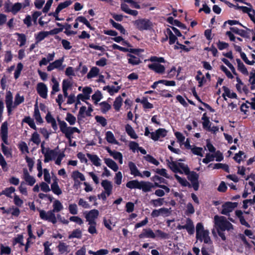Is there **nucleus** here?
I'll return each mask as SVG.
<instances>
[{
  "label": "nucleus",
  "mask_w": 255,
  "mask_h": 255,
  "mask_svg": "<svg viewBox=\"0 0 255 255\" xmlns=\"http://www.w3.org/2000/svg\"><path fill=\"white\" fill-rule=\"evenodd\" d=\"M33 117L37 124H41L43 123V120L41 118L40 115V113L37 106V103H36L34 105V115Z\"/></svg>",
  "instance_id": "393cba45"
},
{
  "label": "nucleus",
  "mask_w": 255,
  "mask_h": 255,
  "mask_svg": "<svg viewBox=\"0 0 255 255\" xmlns=\"http://www.w3.org/2000/svg\"><path fill=\"white\" fill-rule=\"evenodd\" d=\"M116 160H119L120 163H123V155L119 151H114L113 153L111 155Z\"/></svg>",
  "instance_id": "0e129e2a"
},
{
  "label": "nucleus",
  "mask_w": 255,
  "mask_h": 255,
  "mask_svg": "<svg viewBox=\"0 0 255 255\" xmlns=\"http://www.w3.org/2000/svg\"><path fill=\"white\" fill-rule=\"evenodd\" d=\"M51 190L55 194L59 195L62 194V190L58 185L57 179L56 178L51 185Z\"/></svg>",
  "instance_id": "2f4dec72"
},
{
  "label": "nucleus",
  "mask_w": 255,
  "mask_h": 255,
  "mask_svg": "<svg viewBox=\"0 0 255 255\" xmlns=\"http://www.w3.org/2000/svg\"><path fill=\"white\" fill-rule=\"evenodd\" d=\"M15 188L11 186L10 187L6 188L2 191L1 194L5 195L8 197H11V194L15 191Z\"/></svg>",
  "instance_id": "052dcab7"
},
{
  "label": "nucleus",
  "mask_w": 255,
  "mask_h": 255,
  "mask_svg": "<svg viewBox=\"0 0 255 255\" xmlns=\"http://www.w3.org/2000/svg\"><path fill=\"white\" fill-rule=\"evenodd\" d=\"M101 185L104 189V192L107 193V196H110L113 190L112 182L108 180H103L101 182Z\"/></svg>",
  "instance_id": "f3484780"
},
{
  "label": "nucleus",
  "mask_w": 255,
  "mask_h": 255,
  "mask_svg": "<svg viewBox=\"0 0 255 255\" xmlns=\"http://www.w3.org/2000/svg\"><path fill=\"white\" fill-rule=\"evenodd\" d=\"M123 104V99L121 96L117 97L114 102L113 106L116 111H119Z\"/></svg>",
  "instance_id": "58836bf2"
},
{
  "label": "nucleus",
  "mask_w": 255,
  "mask_h": 255,
  "mask_svg": "<svg viewBox=\"0 0 255 255\" xmlns=\"http://www.w3.org/2000/svg\"><path fill=\"white\" fill-rule=\"evenodd\" d=\"M192 152L196 155H198L200 156H203V148L200 147H197L196 146H193L192 148L191 149Z\"/></svg>",
  "instance_id": "864d4df0"
},
{
  "label": "nucleus",
  "mask_w": 255,
  "mask_h": 255,
  "mask_svg": "<svg viewBox=\"0 0 255 255\" xmlns=\"http://www.w3.org/2000/svg\"><path fill=\"white\" fill-rule=\"evenodd\" d=\"M48 35L47 31H40L35 36L36 43H38Z\"/></svg>",
  "instance_id": "09e8293b"
},
{
  "label": "nucleus",
  "mask_w": 255,
  "mask_h": 255,
  "mask_svg": "<svg viewBox=\"0 0 255 255\" xmlns=\"http://www.w3.org/2000/svg\"><path fill=\"white\" fill-rule=\"evenodd\" d=\"M77 20H79V22L84 23L91 30H94L95 29V28L91 26L89 21L84 16H80L77 17Z\"/></svg>",
  "instance_id": "a19ab883"
},
{
  "label": "nucleus",
  "mask_w": 255,
  "mask_h": 255,
  "mask_svg": "<svg viewBox=\"0 0 255 255\" xmlns=\"http://www.w3.org/2000/svg\"><path fill=\"white\" fill-rule=\"evenodd\" d=\"M238 203L227 202L222 205V210L221 213L223 215H228L229 213L238 206Z\"/></svg>",
  "instance_id": "0eeeda50"
},
{
  "label": "nucleus",
  "mask_w": 255,
  "mask_h": 255,
  "mask_svg": "<svg viewBox=\"0 0 255 255\" xmlns=\"http://www.w3.org/2000/svg\"><path fill=\"white\" fill-rule=\"evenodd\" d=\"M36 91L41 98L43 99L47 98L48 89L44 83L42 82L38 83L37 85Z\"/></svg>",
  "instance_id": "1a4fd4ad"
},
{
  "label": "nucleus",
  "mask_w": 255,
  "mask_h": 255,
  "mask_svg": "<svg viewBox=\"0 0 255 255\" xmlns=\"http://www.w3.org/2000/svg\"><path fill=\"white\" fill-rule=\"evenodd\" d=\"M138 238L140 239L144 238H151L154 239L156 238V235L150 228H146L142 230V232L139 234Z\"/></svg>",
  "instance_id": "f8f14e48"
},
{
  "label": "nucleus",
  "mask_w": 255,
  "mask_h": 255,
  "mask_svg": "<svg viewBox=\"0 0 255 255\" xmlns=\"http://www.w3.org/2000/svg\"><path fill=\"white\" fill-rule=\"evenodd\" d=\"M214 169H222L226 172L229 173L230 169L229 166L226 164L221 163H215L213 167Z\"/></svg>",
  "instance_id": "8fccbe9b"
},
{
  "label": "nucleus",
  "mask_w": 255,
  "mask_h": 255,
  "mask_svg": "<svg viewBox=\"0 0 255 255\" xmlns=\"http://www.w3.org/2000/svg\"><path fill=\"white\" fill-rule=\"evenodd\" d=\"M240 8H241L240 10H242L244 13H248L250 17L251 16H254L255 10L254 9H253L252 7H248L245 6H242Z\"/></svg>",
  "instance_id": "37998d69"
},
{
  "label": "nucleus",
  "mask_w": 255,
  "mask_h": 255,
  "mask_svg": "<svg viewBox=\"0 0 255 255\" xmlns=\"http://www.w3.org/2000/svg\"><path fill=\"white\" fill-rule=\"evenodd\" d=\"M127 56L129 57L128 58V63L131 65H137L141 62L139 58L135 57L130 53H128Z\"/></svg>",
  "instance_id": "a878e982"
},
{
  "label": "nucleus",
  "mask_w": 255,
  "mask_h": 255,
  "mask_svg": "<svg viewBox=\"0 0 255 255\" xmlns=\"http://www.w3.org/2000/svg\"><path fill=\"white\" fill-rule=\"evenodd\" d=\"M24 101L23 96H20L19 94H17L15 96L14 102L13 104V108L23 103Z\"/></svg>",
  "instance_id": "13d9d810"
},
{
  "label": "nucleus",
  "mask_w": 255,
  "mask_h": 255,
  "mask_svg": "<svg viewBox=\"0 0 255 255\" xmlns=\"http://www.w3.org/2000/svg\"><path fill=\"white\" fill-rule=\"evenodd\" d=\"M148 67L149 69L154 71L155 73L158 74H163L165 72V67L159 64L153 63L148 65Z\"/></svg>",
  "instance_id": "4468645a"
},
{
  "label": "nucleus",
  "mask_w": 255,
  "mask_h": 255,
  "mask_svg": "<svg viewBox=\"0 0 255 255\" xmlns=\"http://www.w3.org/2000/svg\"><path fill=\"white\" fill-rule=\"evenodd\" d=\"M125 128L127 133L131 138L136 139L138 138V136L137 135L135 131L130 125H126Z\"/></svg>",
  "instance_id": "c9c22d12"
},
{
  "label": "nucleus",
  "mask_w": 255,
  "mask_h": 255,
  "mask_svg": "<svg viewBox=\"0 0 255 255\" xmlns=\"http://www.w3.org/2000/svg\"><path fill=\"white\" fill-rule=\"evenodd\" d=\"M87 156L94 165L96 166L101 165V160L97 155L87 153Z\"/></svg>",
  "instance_id": "72a5a7b5"
},
{
  "label": "nucleus",
  "mask_w": 255,
  "mask_h": 255,
  "mask_svg": "<svg viewBox=\"0 0 255 255\" xmlns=\"http://www.w3.org/2000/svg\"><path fill=\"white\" fill-rule=\"evenodd\" d=\"M166 32L167 35H166L165 40H167L168 38H169V44L170 45L175 43L177 39L176 36L173 33L170 28H167Z\"/></svg>",
  "instance_id": "b1692460"
},
{
  "label": "nucleus",
  "mask_w": 255,
  "mask_h": 255,
  "mask_svg": "<svg viewBox=\"0 0 255 255\" xmlns=\"http://www.w3.org/2000/svg\"><path fill=\"white\" fill-rule=\"evenodd\" d=\"M100 70L97 67H93L87 75L88 79H91L97 76L99 73Z\"/></svg>",
  "instance_id": "79ce46f5"
},
{
  "label": "nucleus",
  "mask_w": 255,
  "mask_h": 255,
  "mask_svg": "<svg viewBox=\"0 0 255 255\" xmlns=\"http://www.w3.org/2000/svg\"><path fill=\"white\" fill-rule=\"evenodd\" d=\"M128 167L131 175H133L134 176H139L143 178L142 174L139 172L134 163L132 161L129 162Z\"/></svg>",
  "instance_id": "6ab92c4d"
},
{
  "label": "nucleus",
  "mask_w": 255,
  "mask_h": 255,
  "mask_svg": "<svg viewBox=\"0 0 255 255\" xmlns=\"http://www.w3.org/2000/svg\"><path fill=\"white\" fill-rule=\"evenodd\" d=\"M44 145L45 141H43L41 144V151L44 156V162L47 163L54 159L57 156L59 152V147L57 146L54 149H51L49 147L45 148Z\"/></svg>",
  "instance_id": "20e7f679"
},
{
  "label": "nucleus",
  "mask_w": 255,
  "mask_h": 255,
  "mask_svg": "<svg viewBox=\"0 0 255 255\" xmlns=\"http://www.w3.org/2000/svg\"><path fill=\"white\" fill-rule=\"evenodd\" d=\"M101 106V112L105 114L111 109V106L106 101H104L100 103Z\"/></svg>",
  "instance_id": "3c124183"
},
{
  "label": "nucleus",
  "mask_w": 255,
  "mask_h": 255,
  "mask_svg": "<svg viewBox=\"0 0 255 255\" xmlns=\"http://www.w3.org/2000/svg\"><path fill=\"white\" fill-rule=\"evenodd\" d=\"M57 120L60 131L64 133L69 127L67 126V124L65 121L61 120L59 117H57Z\"/></svg>",
  "instance_id": "de8ad7c7"
},
{
  "label": "nucleus",
  "mask_w": 255,
  "mask_h": 255,
  "mask_svg": "<svg viewBox=\"0 0 255 255\" xmlns=\"http://www.w3.org/2000/svg\"><path fill=\"white\" fill-rule=\"evenodd\" d=\"M31 140L34 143L38 145L41 142L39 135L37 132H34L32 133Z\"/></svg>",
  "instance_id": "69168bd1"
},
{
  "label": "nucleus",
  "mask_w": 255,
  "mask_h": 255,
  "mask_svg": "<svg viewBox=\"0 0 255 255\" xmlns=\"http://www.w3.org/2000/svg\"><path fill=\"white\" fill-rule=\"evenodd\" d=\"M230 29L233 33L238 34L243 37L250 38L249 33L244 29H240L236 27H230Z\"/></svg>",
  "instance_id": "aec40b11"
},
{
  "label": "nucleus",
  "mask_w": 255,
  "mask_h": 255,
  "mask_svg": "<svg viewBox=\"0 0 255 255\" xmlns=\"http://www.w3.org/2000/svg\"><path fill=\"white\" fill-rule=\"evenodd\" d=\"M93 111V107L92 105L88 106V110L86 111V107L85 106H82L80 108L79 114L78 115V120L79 121L81 118H85L84 115V113H86L87 116H90L91 113Z\"/></svg>",
  "instance_id": "dca6fc26"
},
{
  "label": "nucleus",
  "mask_w": 255,
  "mask_h": 255,
  "mask_svg": "<svg viewBox=\"0 0 255 255\" xmlns=\"http://www.w3.org/2000/svg\"><path fill=\"white\" fill-rule=\"evenodd\" d=\"M12 100L13 97L11 92L10 91H7L6 93L5 102L8 115L11 114L12 109L13 108Z\"/></svg>",
  "instance_id": "6e6552de"
},
{
  "label": "nucleus",
  "mask_w": 255,
  "mask_h": 255,
  "mask_svg": "<svg viewBox=\"0 0 255 255\" xmlns=\"http://www.w3.org/2000/svg\"><path fill=\"white\" fill-rule=\"evenodd\" d=\"M72 1L70 0H66L64 2L60 3L57 7H56L55 10L53 12H50L48 14L49 16H53L55 17V20H63L64 18H58L57 15L59 13V12L64 8L67 7L68 6L71 4Z\"/></svg>",
  "instance_id": "423d86ee"
},
{
  "label": "nucleus",
  "mask_w": 255,
  "mask_h": 255,
  "mask_svg": "<svg viewBox=\"0 0 255 255\" xmlns=\"http://www.w3.org/2000/svg\"><path fill=\"white\" fill-rule=\"evenodd\" d=\"M22 122L26 123L32 129L34 130L37 129L34 120L31 119L29 116L25 117L23 120Z\"/></svg>",
  "instance_id": "ea45409f"
},
{
  "label": "nucleus",
  "mask_w": 255,
  "mask_h": 255,
  "mask_svg": "<svg viewBox=\"0 0 255 255\" xmlns=\"http://www.w3.org/2000/svg\"><path fill=\"white\" fill-rule=\"evenodd\" d=\"M63 208V206L60 201L55 200L53 204V209L46 212L44 210L40 208H37V210L39 212V217L41 219L47 221L55 224L57 223V219L55 215V212H59Z\"/></svg>",
  "instance_id": "f257e3e1"
},
{
  "label": "nucleus",
  "mask_w": 255,
  "mask_h": 255,
  "mask_svg": "<svg viewBox=\"0 0 255 255\" xmlns=\"http://www.w3.org/2000/svg\"><path fill=\"white\" fill-rule=\"evenodd\" d=\"M106 139L110 143L115 144H119V142L116 139L113 133L111 131H108L106 132Z\"/></svg>",
  "instance_id": "7c9ffc66"
},
{
  "label": "nucleus",
  "mask_w": 255,
  "mask_h": 255,
  "mask_svg": "<svg viewBox=\"0 0 255 255\" xmlns=\"http://www.w3.org/2000/svg\"><path fill=\"white\" fill-rule=\"evenodd\" d=\"M222 88L224 91V93L222 94V97L225 100H226V96L230 98H237V94L234 92L231 93L230 90L228 87L223 86Z\"/></svg>",
  "instance_id": "c85d7f7f"
},
{
  "label": "nucleus",
  "mask_w": 255,
  "mask_h": 255,
  "mask_svg": "<svg viewBox=\"0 0 255 255\" xmlns=\"http://www.w3.org/2000/svg\"><path fill=\"white\" fill-rule=\"evenodd\" d=\"M153 188L152 183L148 181H141L139 190H142L143 192H148Z\"/></svg>",
  "instance_id": "5701e85b"
},
{
  "label": "nucleus",
  "mask_w": 255,
  "mask_h": 255,
  "mask_svg": "<svg viewBox=\"0 0 255 255\" xmlns=\"http://www.w3.org/2000/svg\"><path fill=\"white\" fill-rule=\"evenodd\" d=\"M143 157L146 161L152 164H153L155 165L158 166L159 164V161H157L155 158H154L152 156H151L150 154H147Z\"/></svg>",
  "instance_id": "5fc2aeb1"
},
{
  "label": "nucleus",
  "mask_w": 255,
  "mask_h": 255,
  "mask_svg": "<svg viewBox=\"0 0 255 255\" xmlns=\"http://www.w3.org/2000/svg\"><path fill=\"white\" fill-rule=\"evenodd\" d=\"M171 161L170 162L168 159H166V161L167 162V164L169 168L175 173H179L180 174H182L183 172L179 168V166L178 165V163H176L175 161H172L173 158L172 157H170Z\"/></svg>",
  "instance_id": "ddd939ff"
},
{
  "label": "nucleus",
  "mask_w": 255,
  "mask_h": 255,
  "mask_svg": "<svg viewBox=\"0 0 255 255\" xmlns=\"http://www.w3.org/2000/svg\"><path fill=\"white\" fill-rule=\"evenodd\" d=\"M103 98V95L100 91L97 90L92 96V99L94 101L95 104L97 105L98 103Z\"/></svg>",
  "instance_id": "49530a36"
},
{
  "label": "nucleus",
  "mask_w": 255,
  "mask_h": 255,
  "mask_svg": "<svg viewBox=\"0 0 255 255\" xmlns=\"http://www.w3.org/2000/svg\"><path fill=\"white\" fill-rule=\"evenodd\" d=\"M167 21L173 25H175L181 29H186V26L177 19H174L172 17L170 16L167 18Z\"/></svg>",
  "instance_id": "412c9836"
},
{
  "label": "nucleus",
  "mask_w": 255,
  "mask_h": 255,
  "mask_svg": "<svg viewBox=\"0 0 255 255\" xmlns=\"http://www.w3.org/2000/svg\"><path fill=\"white\" fill-rule=\"evenodd\" d=\"M249 82L251 84V90H254L255 88V73L251 72L250 73Z\"/></svg>",
  "instance_id": "774afa93"
},
{
  "label": "nucleus",
  "mask_w": 255,
  "mask_h": 255,
  "mask_svg": "<svg viewBox=\"0 0 255 255\" xmlns=\"http://www.w3.org/2000/svg\"><path fill=\"white\" fill-rule=\"evenodd\" d=\"M105 163L109 168L114 171H117L119 169L117 164L111 158H105Z\"/></svg>",
  "instance_id": "473e14b6"
},
{
  "label": "nucleus",
  "mask_w": 255,
  "mask_h": 255,
  "mask_svg": "<svg viewBox=\"0 0 255 255\" xmlns=\"http://www.w3.org/2000/svg\"><path fill=\"white\" fill-rule=\"evenodd\" d=\"M63 61L64 58L62 57L61 58L56 60L53 62L50 63L47 67V71H51L54 69H58L59 70H63V67H61V66Z\"/></svg>",
  "instance_id": "9b49d317"
},
{
  "label": "nucleus",
  "mask_w": 255,
  "mask_h": 255,
  "mask_svg": "<svg viewBox=\"0 0 255 255\" xmlns=\"http://www.w3.org/2000/svg\"><path fill=\"white\" fill-rule=\"evenodd\" d=\"M0 135L3 143L1 144V149L2 153L6 157L12 156L11 149L6 146L4 144L8 145V124L7 122H3L0 127Z\"/></svg>",
  "instance_id": "7ed1b4c3"
},
{
  "label": "nucleus",
  "mask_w": 255,
  "mask_h": 255,
  "mask_svg": "<svg viewBox=\"0 0 255 255\" xmlns=\"http://www.w3.org/2000/svg\"><path fill=\"white\" fill-rule=\"evenodd\" d=\"M57 248L60 254H63L66 252H69V251H68L69 246L61 241L59 242Z\"/></svg>",
  "instance_id": "f704fd0d"
},
{
  "label": "nucleus",
  "mask_w": 255,
  "mask_h": 255,
  "mask_svg": "<svg viewBox=\"0 0 255 255\" xmlns=\"http://www.w3.org/2000/svg\"><path fill=\"white\" fill-rule=\"evenodd\" d=\"M236 61L238 64V70L240 71L244 75H249V72L245 65L241 61V60L240 59L237 58L236 59Z\"/></svg>",
  "instance_id": "c756f323"
},
{
  "label": "nucleus",
  "mask_w": 255,
  "mask_h": 255,
  "mask_svg": "<svg viewBox=\"0 0 255 255\" xmlns=\"http://www.w3.org/2000/svg\"><path fill=\"white\" fill-rule=\"evenodd\" d=\"M121 8L122 10L124 11L125 13L133 16H136L138 13V12L137 10L129 9L128 5L125 3H121Z\"/></svg>",
  "instance_id": "4be33fe9"
},
{
  "label": "nucleus",
  "mask_w": 255,
  "mask_h": 255,
  "mask_svg": "<svg viewBox=\"0 0 255 255\" xmlns=\"http://www.w3.org/2000/svg\"><path fill=\"white\" fill-rule=\"evenodd\" d=\"M71 178L73 180H78V179H79L81 181L85 180V177L84 174L78 170H75L72 172L71 174Z\"/></svg>",
  "instance_id": "e433bc0d"
},
{
  "label": "nucleus",
  "mask_w": 255,
  "mask_h": 255,
  "mask_svg": "<svg viewBox=\"0 0 255 255\" xmlns=\"http://www.w3.org/2000/svg\"><path fill=\"white\" fill-rule=\"evenodd\" d=\"M141 181L137 180H133L128 181L126 183V187L129 189H140Z\"/></svg>",
  "instance_id": "cd10ccee"
},
{
  "label": "nucleus",
  "mask_w": 255,
  "mask_h": 255,
  "mask_svg": "<svg viewBox=\"0 0 255 255\" xmlns=\"http://www.w3.org/2000/svg\"><path fill=\"white\" fill-rule=\"evenodd\" d=\"M65 120L71 126L74 125L76 121V117L70 113L67 114Z\"/></svg>",
  "instance_id": "bf43d9fd"
},
{
  "label": "nucleus",
  "mask_w": 255,
  "mask_h": 255,
  "mask_svg": "<svg viewBox=\"0 0 255 255\" xmlns=\"http://www.w3.org/2000/svg\"><path fill=\"white\" fill-rule=\"evenodd\" d=\"M8 12H11L13 14H16L21 8V4L19 2L14 3L11 7V9H8V7L6 6Z\"/></svg>",
  "instance_id": "4c0bfd02"
},
{
  "label": "nucleus",
  "mask_w": 255,
  "mask_h": 255,
  "mask_svg": "<svg viewBox=\"0 0 255 255\" xmlns=\"http://www.w3.org/2000/svg\"><path fill=\"white\" fill-rule=\"evenodd\" d=\"M99 215V212L98 210H91L85 216L86 221L88 222L89 224H94V222H96L95 220L98 218Z\"/></svg>",
  "instance_id": "9d476101"
},
{
  "label": "nucleus",
  "mask_w": 255,
  "mask_h": 255,
  "mask_svg": "<svg viewBox=\"0 0 255 255\" xmlns=\"http://www.w3.org/2000/svg\"><path fill=\"white\" fill-rule=\"evenodd\" d=\"M15 34H16L18 36L17 40L20 42L19 46L21 47L24 45L26 41V38L25 35L23 33H16Z\"/></svg>",
  "instance_id": "4d7b16f0"
},
{
  "label": "nucleus",
  "mask_w": 255,
  "mask_h": 255,
  "mask_svg": "<svg viewBox=\"0 0 255 255\" xmlns=\"http://www.w3.org/2000/svg\"><path fill=\"white\" fill-rule=\"evenodd\" d=\"M215 227L217 230L218 235L223 241H226V237L224 231H228L233 229V225L226 219L224 216H214Z\"/></svg>",
  "instance_id": "f03ea898"
},
{
  "label": "nucleus",
  "mask_w": 255,
  "mask_h": 255,
  "mask_svg": "<svg viewBox=\"0 0 255 255\" xmlns=\"http://www.w3.org/2000/svg\"><path fill=\"white\" fill-rule=\"evenodd\" d=\"M196 238H199L200 235V232L202 231V233L204 232H208L207 230H205L204 229L203 225L202 223H198L196 225Z\"/></svg>",
  "instance_id": "e2e57ef3"
},
{
  "label": "nucleus",
  "mask_w": 255,
  "mask_h": 255,
  "mask_svg": "<svg viewBox=\"0 0 255 255\" xmlns=\"http://www.w3.org/2000/svg\"><path fill=\"white\" fill-rule=\"evenodd\" d=\"M141 104L143 105V108L144 109H150L153 108V105L148 102L147 100V98L146 97H143L142 99Z\"/></svg>",
  "instance_id": "680f3d73"
},
{
  "label": "nucleus",
  "mask_w": 255,
  "mask_h": 255,
  "mask_svg": "<svg viewBox=\"0 0 255 255\" xmlns=\"http://www.w3.org/2000/svg\"><path fill=\"white\" fill-rule=\"evenodd\" d=\"M174 176L176 179L182 186H188V187H191V184L185 178H182L177 174H175Z\"/></svg>",
  "instance_id": "a18cd8bd"
},
{
  "label": "nucleus",
  "mask_w": 255,
  "mask_h": 255,
  "mask_svg": "<svg viewBox=\"0 0 255 255\" xmlns=\"http://www.w3.org/2000/svg\"><path fill=\"white\" fill-rule=\"evenodd\" d=\"M82 238V232L80 229L74 230L71 234L68 236L69 239L77 238L81 239Z\"/></svg>",
  "instance_id": "c03bdc74"
},
{
  "label": "nucleus",
  "mask_w": 255,
  "mask_h": 255,
  "mask_svg": "<svg viewBox=\"0 0 255 255\" xmlns=\"http://www.w3.org/2000/svg\"><path fill=\"white\" fill-rule=\"evenodd\" d=\"M134 24L140 31L150 30L153 27L152 22L146 18L137 19L134 21Z\"/></svg>",
  "instance_id": "39448f33"
},
{
  "label": "nucleus",
  "mask_w": 255,
  "mask_h": 255,
  "mask_svg": "<svg viewBox=\"0 0 255 255\" xmlns=\"http://www.w3.org/2000/svg\"><path fill=\"white\" fill-rule=\"evenodd\" d=\"M154 233L155 234L156 237H158L162 239H167L169 238V234L160 230H156Z\"/></svg>",
  "instance_id": "6e6d98bb"
},
{
  "label": "nucleus",
  "mask_w": 255,
  "mask_h": 255,
  "mask_svg": "<svg viewBox=\"0 0 255 255\" xmlns=\"http://www.w3.org/2000/svg\"><path fill=\"white\" fill-rule=\"evenodd\" d=\"M95 118L96 122L100 124L102 127H105L107 125V120L104 117L100 116H96Z\"/></svg>",
  "instance_id": "338daca9"
},
{
  "label": "nucleus",
  "mask_w": 255,
  "mask_h": 255,
  "mask_svg": "<svg viewBox=\"0 0 255 255\" xmlns=\"http://www.w3.org/2000/svg\"><path fill=\"white\" fill-rule=\"evenodd\" d=\"M23 178L29 186H33L36 182L35 179L29 174L26 168L23 169Z\"/></svg>",
  "instance_id": "a211bd4d"
},
{
  "label": "nucleus",
  "mask_w": 255,
  "mask_h": 255,
  "mask_svg": "<svg viewBox=\"0 0 255 255\" xmlns=\"http://www.w3.org/2000/svg\"><path fill=\"white\" fill-rule=\"evenodd\" d=\"M185 229L189 235H192L194 233L195 228L193 223L191 219H186V224H185Z\"/></svg>",
  "instance_id": "bb28decb"
},
{
  "label": "nucleus",
  "mask_w": 255,
  "mask_h": 255,
  "mask_svg": "<svg viewBox=\"0 0 255 255\" xmlns=\"http://www.w3.org/2000/svg\"><path fill=\"white\" fill-rule=\"evenodd\" d=\"M74 132L80 133L81 131L76 127H69L63 134L70 142H72V135Z\"/></svg>",
  "instance_id": "2eb2a0df"
},
{
  "label": "nucleus",
  "mask_w": 255,
  "mask_h": 255,
  "mask_svg": "<svg viewBox=\"0 0 255 255\" xmlns=\"http://www.w3.org/2000/svg\"><path fill=\"white\" fill-rule=\"evenodd\" d=\"M188 175V179L191 182H194L198 180L199 175L196 172L192 171Z\"/></svg>",
  "instance_id": "603ef678"
}]
</instances>
